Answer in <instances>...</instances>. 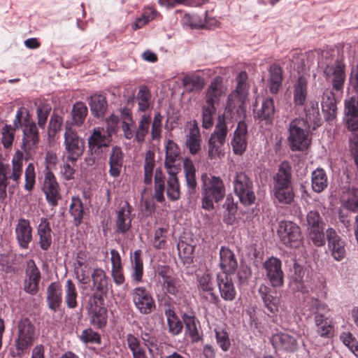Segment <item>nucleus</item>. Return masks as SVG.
<instances>
[{"label": "nucleus", "mask_w": 358, "mask_h": 358, "mask_svg": "<svg viewBox=\"0 0 358 358\" xmlns=\"http://www.w3.org/2000/svg\"><path fill=\"white\" fill-rule=\"evenodd\" d=\"M273 196L275 201L282 206H291L294 202L295 192L292 184V168L282 162L273 176Z\"/></svg>", "instance_id": "1"}, {"label": "nucleus", "mask_w": 358, "mask_h": 358, "mask_svg": "<svg viewBox=\"0 0 358 358\" xmlns=\"http://www.w3.org/2000/svg\"><path fill=\"white\" fill-rule=\"evenodd\" d=\"M11 167L8 164L0 162V201L4 202L7 197L6 188L13 193L18 186L23 173V154L17 151L12 159Z\"/></svg>", "instance_id": "2"}, {"label": "nucleus", "mask_w": 358, "mask_h": 358, "mask_svg": "<svg viewBox=\"0 0 358 358\" xmlns=\"http://www.w3.org/2000/svg\"><path fill=\"white\" fill-rule=\"evenodd\" d=\"M13 125L15 128L22 129V149L26 153L35 150L40 141L38 125L25 108H18L13 120Z\"/></svg>", "instance_id": "3"}, {"label": "nucleus", "mask_w": 358, "mask_h": 358, "mask_svg": "<svg viewBox=\"0 0 358 358\" xmlns=\"http://www.w3.org/2000/svg\"><path fill=\"white\" fill-rule=\"evenodd\" d=\"M201 207L207 210L214 209V203H218L225 196V186L219 176H201Z\"/></svg>", "instance_id": "4"}, {"label": "nucleus", "mask_w": 358, "mask_h": 358, "mask_svg": "<svg viewBox=\"0 0 358 358\" xmlns=\"http://www.w3.org/2000/svg\"><path fill=\"white\" fill-rule=\"evenodd\" d=\"M162 120L163 116L159 112L155 114L152 120L150 115H143L138 122V125L135 127V141L138 143H143L145 141L146 136L149 134L150 125L151 140L159 141L162 133Z\"/></svg>", "instance_id": "5"}, {"label": "nucleus", "mask_w": 358, "mask_h": 358, "mask_svg": "<svg viewBox=\"0 0 358 358\" xmlns=\"http://www.w3.org/2000/svg\"><path fill=\"white\" fill-rule=\"evenodd\" d=\"M311 127L306 125L303 118H295L289 124L288 141L292 151L306 150L310 141L308 138L309 130Z\"/></svg>", "instance_id": "6"}, {"label": "nucleus", "mask_w": 358, "mask_h": 358, "mask_svg": "<svg viewBox=\"0 0 358 358\" xmlns=\"http://www.w3.org/2000/svg\"><path fill=\"white\" fill-rule=\"evenodd\" d=\"M118 117L111 115L106 120V129L95 128L88 138V146L91 151L96 152L102 148L108 147L112 141V136L116 132Z\"/></svg>", "instance_id": "7"}, {"label": "nucleus", "mask_w": 358, "mask_h": 358, "mask_svg": "<svg viewBox=\"0 0 358 358\" xmlns=\"http://www.w3.org/2000/svg\"><path fill=\"white\" fill-rule=\"evenodd\" d=\"M157 272L162 278L159 281L164 293L170 298H180L183 294L184 285L173 268L169 266H159Z\"/></svg>", "instance_id": "8"}, {"label": "nucleus", "mask_w": 358, "mask_h": 358, "mask_svg": "<svg viewBox=\"0 0 358 358\" xmlns=\"http://www.w3.org/2000/svg\"><path fill=\"white\" fill-rule=\"evenodd\" d=\"M228 128L224 117H219L218 122L208 142V155L210 159L220 158L222 153V148L225 143Z\"/></svg>", "instance_id": "9"}, {"label": "nucleus", "mask_w": 358, "mask_h": 358, "mask_svg": "<svg viewBox=\"0 0 358 358\" xmlns=\"http://www.w3.org/2000/svg\"><path fill=\"white\" fill-rule=\"evenodd\" d=\"M64 144L65 147L64 156L69 160L77 162L83 155L85 148V141L71 127H66Z\"/></svg>", "instance_id": "10"}, {"label": "nucleus", "mask_w": 358, "mask_h": 358, "mask_svg": "<svg viewBox=\"0 0 358 358\" xmlns=\"http://www.w3.org/2000/svg\"><path fill=\"white\" fill-rule=\"evenodd\" d=\"M234 189L240 201L245 206L254 203L256 196L252 180L243 172L237 173L234 179Z\"/></svg>", "instance_id": "11"}, {"label": "nucleus", "mask_w": 358, "mask_h": 358, "mask_svg": "<svg viewBox=\"0 0 358 358\" xmlns=\"http://www.w3.org/2000/svg\"><path fill=\"white\" fill-rule=\"evenodd\" d=\"M91 280L92 299L101 304L108 294L109 286H111L110 278L102 268H96L91 273Z\"/></svg>", "instance_id": "12"}, {"label": "nucleus", "mask_w": 358, "mask_h": 358, "mask_svg": "<svg viewBox=\"0 0 358 358\" xmlns=\"http://www.w3.org/2000/svg\"><path fill=\"white\" fill-rule=\"evenodd\" d=\"M345 113L347 127L352 131L350 137L352 149L358 150V97L352 96L345 101Z\"/></svg>", "instance_id": "13"}, {"label": "nucleus", "mask_w": 358, "mask_h": 358, "mask_svg": "<svg viewBox=\"0 0 358 358\" xmlns=\"http://www.w3.org/2000/svg\"><path fill=\"white\" fill-rule=\"evenodd\" d=\"M41 189L48 203L52 208L57 206L59 201L62 199L61 188L56 176L48 166L44 171Z\"/></svg>", "instance_id": "14"}, {"label": "nucleus", "mask_w": 358, "mask_h": 358, "mask_svg": "<svg viewBox=\"0 0 358 358\" xmlns=\"http://www.w3.org/2000/svg\"><path fill=\"white\" fill-rule=\"evenodd\" d=\"M277 234L287 247H296L301 240L300 227L292 221L282 220L278 222Z\"/></svg>", "instance_id": "15"}, {"label": "nucleus", "mask_w": 358, "mask_h": 358, "mask_svg": "<svg viewBox=\"0 0 358 358\" xmlns=\"http://www.w3.org/2000/svg\"><path fill=\"white\" fill-rule=\"evenodd\" d=\"M35 327L31 321L22 319L17 324V338L15 340V347L18 351H24L29 348L34 343Z\"/></svg>", "instance_id": "16"}, {"label": "nucleus", "mask_w": 358, "mask_h": 358, "mask_svg": "<svg viewBox=\"0 0 358 358\" xmlns=\"http://www.w3.org/2000/svg\"><path fill=\"white\" fill-rule=\"evenodd\" d=\"M131 294L132 301L140 313L148 315L155 309V300L149 291L144 287L134 288Z\"/></svg>", "instance_id": "17"}, {"label": "nucleus", "mask_w": 358, "mask_h": 358, "mask_svg": "<svg viewBox=\"0 0 358 358\" xmlns=\"http://www.w3.org/2000/svg\"><path fill=\"white\" fill-rule=\"evenodd\" d=\"M306 220L310 238L315 245H322L324 243V234L323 233V222L320 213L315 210L310 211L307 214Z\"/></svg>", "instance_id": "18"}, {"label": "nucleus", "mask_w": 358, "mask_h": 358, "mask_svg": "<svg viewBox=\"0 0 358 358\" xmlns=\"http://www.w3.org/2000/svg\"><path fill=\"white\" fill-rule=\"evenodd\" d=\"M266 273L273 287H280L284 282V273L282 270L281 261L274 257H271L264 263Z\"/></svg>", "instance_id": "19"}, {"label": "nucleus", "mask_w": 358, "mask_h": 358, "mask_svg": "<svg viewBox=\"0 0 358 358\" xmlns=\"http://www.w3.org/2000/svg\"><path fill=\"white\" fill-rule=\"evenodd\" d=\"M33 229L30 221L24 218L18 220L15 228V234L19 247L21 249L29 248V243L33 240Z\"/></svg>", "instance_id": "20"}, {"label": "nucleus", "mask_w": 358, "mask_h": 358, "mask_svg": "<svg viewBox=\"0 0 358 358\" xmlns=\"http://www.w3.org/2000/svg\"><path fill=\"white\" fill-rule=\"evenodd\" d=\"M169 178L166 180V195L169 200L172 201H178L180 198V184L177 177L179 168L173 163L165 164Z\"/></svg>", "instance_id": "21"}, {"label": "nucleus", "mask_w": 358, "mask_h": 358, "mask_svg": "<svg viewBox=\"0 0 358 358\" xmlns=\"http://www.w3.org/2000/svg\"><path fill=\"white\" fill-rule=\"evenodd\" d=\"M131 210L132 207L128 202H125L116 213L115 229L117 234L125 235L131 227Z\"/></svg>", "instance_id": "22"}, {"label": "nucleus", "mask_w": 358, "mask_h": 358, "mask_svg": "<svg viewBox=\"0 0 358 358\" xmlns=\"http://www.w3.org/2000/svg\"><path fill=\"white\" fill-rule=\"evenodd\" d=\"M275 112L273 99L266 97L262 101L261 107L254 110V117L259 122H264L266 125H271L274 120Z\"/></svg>", "instance_id": "23"}, {"label": "nucleus", "mask_w": 358, "mask_h": 358, "mask_svg": "<svg viewBox=\"0 0 358 358\" xmlns=\"http://www.w3.org/2000/svg\"><path fill=\"white\" fill-rule=\"evenodd\" d=\"M248 126L245 121H239L231 141L233 150L236 155H242L246 150Z\"/></svg>", "instance_id": "24"}, {"label": "nucleus", "mask_w": 358, "mask_h": 358, "mask_svg": "<svg viewBox=\"0 0 358 358\" xmlns=\"http://www.w3.org/2000/svg\"><path fill=\"white\" fill-rule=\"evenodd\" d=\"M271 341L274 348L280 350L294 352L298 348L297 339L287 333L280 332L273 335Z\"/></svg>", "instance_id": "25"}, {"label": "nucleus", "mask_w": 358, "mask_h": 358, "mask_svg": "<svg viewBox=\"0 0 358 358\" xmlns=\"http://www.w3.org/2000/svg\"><path fill=\"white\" fill-rule=\"evenodd\" d=\"M46 302L48 307L53 312H57L62 304V289L58 282H51L47 287Z\"/></svg>", "instance_id": "26"}, {"label": "nucleus", "mask_w": 358, "mask_h": 358, "mask_svg": "<svg viewBox=\"0 0 358 358\" xmlns=\"http://www.w3.org/2000/svg\"><path fill=\"white\" fill-rule=\"evenodd\" d=\"M217 284L222 299L226 301H232L236 299V291L229 275L217 274Z\"/></svg>", "instance_id": "27"}, {"label": "nucleus", "mask_w": 358, "mask_h": 358, "mask_svg": "<svg viewBox=\"0 0 358 358\" xmlns=\"http://www.w3.org/2000/svg\"><path fill=\"white\" fill-rule=\"evenodd\" d=\"M303 106L305 113V119L303 120L306 122L307 126L311 127L313 130H315L322 124L318 103L311 100L306 102Z\"/></svg>", "instance_id": "28"}, {"label": "nucleus", "mask_w": 358, "mask_h": 358, "mask_svg": "<svg viewBox=\"0 0 358 358\" xmlns=\"http://www.w3.org/2000/svg\"><path fill=\"white\" fill-rule=\"evenodd\" d=\"M91 324L98 329L104 328L107 324L108 311L103 303H96L93 301L89 310Z\"/></svg>", "instance_id": "29"}, {"label": "nucleus", "mask_w": 358, "mask_h": 358, "mask_svg": "<svg viewBox=\"0 0 358 358\" xmlns=\"http://www.w3.org/2000/svg\"><path fill=\"white\" fill-rule=\"evenodd\" d=\"M26 279L24 281V290L31 295L38 292V285L41 278V272L34 262L29 266L26 271Z\"/></svg>", "instance_id": "30"}, {"label": "nucleus", "mask_w": 358, "mask_h": 358, "mask_svg": "<svg viewBox=\"0 0 358 358\" xmlns=\"http://www.w3.org/2000/svg\"><path fill=\"white\" fill-rule=\"evenodd\" d=\"M258 292L266 309V314L268 315H276L279 311L280 299L271 294V289L266 285H261Z\"/></svg>", "instance_id": "31"}, {"label": "nucleus", "mask_w": 358, "mask_h": 358, "mask_svg": "<svg viewBox=\"0 0 358 358\" xmlns=\"http://www.w3.org/2000/svg\"><path fill=\"white\" fill-rule=\"evenodd\" d=\"M182 319L185 327V333L189 336L192 343H198L202 340V333L200 331V322L194 315L184 313Z\"/></svg>", "instance_id": "32"}, {"label": "nucleus", "mask_w": 358, "mask_h": 358, "mask_svg": "<svg viewBox=\"0 0 358 358\" xmlns=\"http://www.w3.org/2000/svg\"><path fill=\"white\" fill-rule=\"evenodd\" d=\"M220 267L222 274L230 275L235 272L238 264L234 253L228 248L222 247L220 250Z\"/></svg>", "instance_id": "33"}, {"label": "nucleus", "mask_w": 358, "mask_h": 358, "mask_svg": "<svg viewBox=\"0 0 358 358\" xmlns=\"http://www.w3.org/2000/svg\"><path fill=\"white\" fill-rule=\"evenodd\" d=\"M336 89H327L322 95V109L324 114L325 120L329 123L336 118Z\"/></svg>", "instance_id": "34"}, {"label": "nucleus", "mask_w": 358, "mask_h": 358, "mask_svg": "<svg viewBox=\"0 0 358 358\" xmlns=\"http://www.w3.org/2000/svg\"><path fill=\"white\" fill-rule=\"evenodd\" d=\"M52 231L50 224L47 218L41 219L40 224L37 227V235L38 236V245L41 250H48L52 244Z\"/></svg>", "instance_id": "35"}, {"label": "nucleus", "mask_w": 358, "mask_h": 358, "mask_svg": "<svg viewBox=\"0 0 358 358\" xmlns=\"http://www.w3.org/2000/svg\"><path fill=\"white\" fill-rule=\"evenodd\" d=\"M222 94V78L220 76H217L211 81L207 89L204 105L215 106V104L219 103Z\"/></svg>", "instance_id": "36"}, {"label": "nucleus", "mask_w": 358, "mask_h": 358, "mask_svg": "<svg viewBox=\"0 0 358 358\" xmlns=\"http://www.w3.org/2000/svg\"><path fill=\"white\" fill-rule=\"evenodd\" d=\"M201 134L196 120L189 123L188 134L186 136V146L192 155H196L201 150Z\"/></svg>", "instance_id": "37"}, {"label": "nucleus", "mask_w": 358, "mask_h": 358, "mask_svg": "<svg viewBox=\"0 0 358 358\" xmlns=\"http://www.w3.org/2000/svg\"><path fill=\"white\" fill-rule=\"evenodd\" d=\"M283 76L282 67L276 64L271 65L268 69V87L273 94L278 93L282 85Z\"/></svg>", "instance_id": "38"}, {"label": "nucleus", "mask_w": 358, "mask_h": 358, "mask_svg": "<svg viewBox=\"0 0 358 358\" xmlns=\"http://www.w3.org/2000/svg\"><path fill=\"white\" fill-rule=\"evenodd\" d=\"M308 96V80L300 76L294 84L293 99L296 106H303Z\"/></svg>", "instance_id": "39"}, {"label": "nucleus", "mask_w": 358, "mask_h": 358, "mask_svg": "<svg viewBox=\"0 0 358 358\" xmlns=\"http://www.w3.org/2000/svg\"><path fill=\"white\" fill-rule=\"evenodd\" d=\"M123 161L124 154L122 149L117 146L113 147L108 160L110 176L117 178L120 176L123 166Z\"/></svg>", "instance_id": "40"}, {"label": "nucleus", "mask_w": 358, "mask_h": 358, "mask_svg": "<svg viewBox=\"0 0 358 358\" xmlns=\"http://www.w3.org/2000/svg\"><path fill=\"white\" fill-rule=\"evenodd\" d=\"M131 278L136 283L142 282L143 275V262L141 258V251L135 250L130 256Z\"/></svg>", "instance_id": "41"}, {"label": "nucleus", "mask_w": 358, "mask_h": 358, "mask_svg": "<svg viewBox=\"0 0 358 358\" xmlns=\"http://www.w3.org/2000/svg\"><path fill=\"white\" fill-rule=\"evenodd\" d=\"M157 17L162 18V15L155 8L152 6H145L143 9L142 15L136 18V21L132 24L131 27L134 30H137Z\"/></svg>", "instance_id": "42"}, {"label": "nucleus", "mask_w": 358, "mask_h": 358, "mask_svg": "<svg viewBox=\"0 0 358 358\" xmlns=\"http://www.w3.org/2000/svg\"><path fill=\"white\" fill-rule=\"evenodd\" d=\"M322 63L326 65L324 71L326 78L331 83L333 89H336V60L328 51L322 52Z\"/></svg>", "instance_id": "43"}, {"label": "nucleus", "mask_w": 358, "mask_h": 358, "mask_svg": "<svg viewBox=\"0 0 358 358\" xmlns=\"http://www.w3.org/2000/svg\"><path fill=\"white\" fill-rule=\"evenodd\" d=\"M90 106L92 113L96 117H103L107 110L108 103L106 97L101 94L92 95Z\"/></svg>", "instance_id": "44"}, {"label": "nucleus", "mask_w": 358, "mask_h": 358, "mask_svg": "<svg viewBox=\"0 0 358 358\" xmlns=\"http://www.w3.org/2000/svg\"><path fill=\"white\" fill-rule=\"evenodd\" d=\"M69 213L73 217V224L78 227L83 222L84 208L81 199L78 196H72L69 206Z\"/></svg>", "instance_id": "45"}, {"label": "nucleus", "mask_w": 358, "mask_h": 358, "mask_svg": "<svg viewBox=\"0 0 358 358\" xmlns=\"http://www.w3.org/2000/svg\"><path fill=\"white\" fill-rule=\"evenodd\" d=\"M166 185V178L161 169H157L155 174V186L153 196L159 203H163L165 201L164 190Z\"/></svg>", "instance_id": "46"}, {"label": "nucleus", "mask_w": 358, "mask_h": 358, "mask_svg": "<svg viewBox=\"0 0 358 358\" xmlns=\"http://www.w3.org/2000/svg\"><path fill=\"white\" fill-rule=\"evenodd\" d=\"M36 108V116H37V125L44 129L45 127L48 118L51 111V106L46 101H38L35 102Z\"/></svg>", "instance_id": "47"}, {"label": "nucleus", "mask_w": 358, "mask_h": 358, "mask_svg": "<svg viewBox=\"0 0 358 358\" xmlns=\"http://www.w3.org/2000/svg\"><path fill=\"white\" fill-rule=\"evenodd\" d=\"M155 152L152 150H148L145 152L144 159V178L143 182L146 185H150L152 180L153 170L155 166Z\"/></svg>", "instance_id": "48"}, {"label": "nucleus", "mask_w": 358, "mask_h": 358, "mask_svg": "<svg viewBox=\"0 0 358 358\" xmlns=\"http://www.w3.org/2000/svg\"><path fill=\"white\" fill-rule=\"evenodd\" d=\"M341 202L343 206L353 212H358V188H353L344 192Z\"/></svg>", "instance_id": "49"}, {"label": "nucleus", "mask_w": 358, "mask_h": 358, "mask_svg": "<svg viewBox=\"0 0 358 358\" xmlns=\"http://www.w3.org/2000/svg\"><path fill=\"white\" fill-rule=\"evenodd\" d=\"M182 82L186 90L189 92L200 91L205 84L204 79L194 73L185 76Z\"/></svg>", "instance_id": "50"}, {"label": "nucleus", "mask_w": 358, "mask_h": 358, "mask_svg": "<svg viewBox=\"0 0 358 358\" xmlns=\"http://www.w3.org/2000/svg\"><path fill=\"white\" fill-rule=\"evenodd\" d=\"M312 188L315 192L320 193L327 187V177L322 169H317L312 173Z\"/></svg>", "instance_id": "51"}, {"label": "nucleus", "mask_w": 358, "mask_h": 358, "mask_svg": "<svg viewBox=\"0 0 358 358\" xmlns=\"http://www.w3.org/2000/svg\"><path fill=\"white\" fill-rule=\"evenodd\" d=\"M65 303L67 308L74 309L78 306V292L73 282L69 279L65 285Z\"/></svg>", "instance_id": "52"}, {"label": "nucleus", "mask_w": 358, "mask_h": 358, "mask_svg": "<svg viewBox=\"0 0 358 358\" xmlns=\"http://www.w3.org/2000/svg\"><path fill=\"white\" fill-rule=\"evenodd\" d=\"M138 102V110L145 112L150 107L151 93L145 85L141 86L136 96Z\"/></svg>", "instance_id": "53"}, {"label": "nucleus", "mask_w": 358, "mask_h": 358, "mask_svg": "<svg viewBox=\"0 0 358 358\" xmlns=\"http://www.w3.org/2000/svg\"><path fill=\"white\" fill-rule=\"evenodd\" d=\"M165 315L167 317L169 333L174 336L180 334L182 332L183 326L174 310L171 309L166 310Z\"/></svg>", "instance_id": "54"}, {"label": "nucleus", "mask_w": 358, "mask_h": 358, "mask_svg": "<svg viewBox=\"0 0 358 358\" xmlns=\"http://www.w3.org/2000/svg\"><path fill=\"white\" fill-rule=\"evenodd\" d=\"M184 171L187 188L189 189V193L192 194L194 192L197 185L196 180V170L192 162H185Z\"/></svg>", "instance_id": "55"}, {"label": "nucleus", "mask_w": 358, "mask_h": 358, "mask_svg": "<svg viewBox=\"0 0 358 358\" xmlns=\"http://www.w3.org/2000/svg\"><path fill=\"white\" fill-rule=\"evenodd\" d=\"M87 115V108L83 102H76L72 109L73 124L80 126L85 121Z\"/></svg>", "instance_id": "56"}, {"label": "nucleus", "mask_w": 358, "mask_h": 358, "mask_svg": "<svg viewBox=\"0 0 358 358\" xmlns=\"http://www.w3.org/2000/svg\"><path fill=\"white\" fill-rule=\"evenodd\" d=\"M17 128L13 127L11 125H4L1 130V143L5 149H10L14 139H15V130Z\"/></svg>", "instance_id": "57"}, {"label": "nucleus", "mask_w": 358, "mask_h": 358, "mask_svg": "<svg viewBox=\"0 0 358 358\" xmlns=\"http://www.w3.org/2000/svg\"><path fill=\"white\" fill-rule=\"evenodd\" d=\"M123 115L124 119L122 122V129L124 134V136L127 139L131 140V138H134L135 135V128H133L134 122L131 113L129 111L124 112Z\"/></svg>", "instance_id": "58"}, {"label": "nucleus", "mask_w": 358, "mask_h": 358, "mask_svg": "<svg viewBox=\"0 0 358 358\" xmlns=\"http://www.w3.org/2000/svg\"><path fill=\"white\" fill-rule=\"evenodd\" d=\"M315 320L317 333L321 336H329L333 330V327L328 324L327 318L323 315L316 313Z\"/></svg>", "instance_id": "59"}, {"label": "nucleus", "mask_w": 358, "mask_h": 358, "mask_svg": "<svg viewBox=\"0 0 358 358\" xmlns=\"http://www.w3.org/2000/svg\"><path fill=\"white\" fill-rule=\"evenodd\" d=\"M342 343L358 358V341L350 332H343L340 335Z\"/></svg>", "instance_id": "60"}, {"label": "nucleus", "mask_w": 358, "mask_h": 358, "mask_svg": "<svg viewBox=\"0 0 358 358\" xmlns=\"http://www.w3.org/2000/svg\"><path fill=\"white\" fill-rule=\"evenodd\" d=\"M63 124V118L57 113H52L48 127V135L50 138H54L60 131Z\"/></svg>", "instance_id": "61"}, {"label": "nucleus", "mask_w": 358, "mask_h": 358, "mask_svg": "<svg viewBox=\"0 0 358 358\" xmlns=\"http://www.w3.org/2000/svg\"><path fill=\"white\" fill-rule=\"evenodd\" d=\"M180 155V149L172 140H169L166 145V159L164 164L174 163Z\"/></svg>", "instance_id": "62"}, {"label": "nucleus", "mask_w": 358, "mask_h": 358, "mask_svg": "<svg viewBox=\"0 0 358 358\" xmlns=\"http://www.w3.org/2000/svg\"><path fill=\"white\" fill-rule=\"evenodd\" d=\"M64 164L61 169V173L66 180H70L74 178L75 166L77 162L69 160L67 157H63Z\"/></svg>", "instance_id": "63"}, {"label": "nucleus", "mask_w": 358, "mask_h": 358, "mask_svg": "<svg viewBox=\"0 0 358 358\" xmlns=\"http://www.w3.org/2000/svg\"><path fill=\"white\" fill-rule=\"evenodd\" d=\"M80 339L85 343L100 344L101 341L99 334L91 328L84 329L80 336Z\"/></svg>", "instance_id": "64"}]
</instances>
